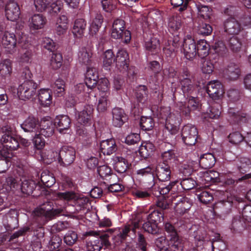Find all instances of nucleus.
Returning a JSON list of instances; mask_svg holds the SVG:
<instances>
[{"label": "nucleus", "mask_w": 251, "mask_h": 251, "mask_svg": "<svg viewBox=\"0 0 251 251\" xmlns=\"http://www.w3.org/2000/svg\"><path fill=\"white\" fill-rule=\"evenodd\" d=\"M4 130L5 133L0 139L3 146L0 147V154L5 159H0V173L4 172L11 165L9 159L13 156V151L17 150L20 144L25 147L30 145L27 140L16 136L12 127L7 126L5 127Z\"/></svg>", "instance_id": "1"}, {"label": "nucleus", "mask_w": 251, "mask_h": 251, "mask_svg": "<svg viewBox=\"0 0 251 251\" xmlns=\"http://www.w3.org/2000/svg\"><path fill=\"white\" fill-rule=\"evenodd\" d=\"M156 116L161 123L165 124V127L171 134H176L181 123L180 114L172 112L170 107H161L157 110Z\"/></svg>", "instance_id": "2"}, {"label": "nucleus", "mask_w": 251, "mask_h": 251, "mask_svg": "<svg viewBox=\"0 0 251 251\" xmlns=\"http://www.w3.org/2000/svg\"><path fill=\"white\" fill-rule=\"evenodd\" d=\"M41 158L46 163H50L53 160L57 161L61 165H68L72 163L75 157V151L72 147L64 146L59 152L49 151L42 152L41 154Z\"/></svg>", "instance_id": "3"}, {"label": "nucleus", "mask_w": 251, "mask_h": 251, "mask_svg": "<svg viewBox=\"0 0 251 251\" xmlns=\"http://www.w3.org/2000/svg\"><path fill=\"white\" fill-rule=\"evenodd\" d=\"M54 199L70 202V204L75 207V210L77 212L83 210L89 201L87 197L79 195L73 192L56 193Z\"/></svg>", "instance_id": "4"}, {"label": "nucleus", "mask_w": 251, "mask_h": 251, "mask_svg": "<svg viewBox=\"0 0 251 251\" xmlns=\"http://www.w3.org/2000/svg\"><path fill=\"white\" fill-rule=\"evenodd\" d=\"M21 181L22 183L20 186L15 178L8 177L6 179V183L2 185V189H5L6 191H14L15 190L20 188L23 193L30 195L33 192V190L38 186L32 180L23 178L21 179Z\"/></svg>", "instance_id": "5"}, {"label": "nucleus", "mask_w": 251, "mask_h": 251, "mask_svg": "<svg viewBox=\"0 0 251 251\" xmlns=\"http://www.w3.org/2000/svg\"><path fill=\"white\" fill-rule=\"evenodd\" d=\"M17 40L14 34L5 31L4 24H0V44L5 50L12 53L15 50Z\"/></svg>", "instance_id": "6"}, {"label": "nucleus", "mask_w": 251, "mask_h": 251, "mask_svg": "<svg viewBox=\"0 0 251 251\" xmlns=\"http://www.w3.org/2000/svg\"><path fill=\"white\" fill-rule=\"evenodd\" d=\"M37 84L33 80H25L17 89V95L20 99L24 100L32 98L36 93Z\"/></svg>", "instance_id": "7"}, {"label": "nucleus", "mask_w": 251, "mask_h": 251, "mask_svg": "<svg viewBox=\"0 0 251 251\" xmlns=\"http://www.w3.org/2000/svg\"><path fill=\"white\" fill-rule=\"evenodd\" d=\"M34 5L38 11L42 12L48 9L56 13L62 7V2L60 0H34Z\"/></svg>", "instance_id": "8"}, {"label": "nucleus", "mask_w": 251, "mask_h": 251, "mask_svg": "<svg viewBox=\"0 0 251 251\" xmlns=\"http://www.w3.org/2000/svg\"><path fill=\"white\" fill-rule=\"evenodd\" d=\"M25 36L22 37L21 41V49L19 51L18 61L22 63H28L31 61L32 57V47L28 40H25Z\"/></svg>", "instance_id": "9"}, {"label": "nucleus", "mask_w": 251, "mask_h": 251, "mask_svg": "<svg viewBox=\"0 0 251 251\" xmlns=\"http://www.w3.org/2000/svg\"><path fill=\"white\" fill-rule=\"evenodd\" d=\"M182 51L186 58L189 60L193 59L197 55V44L191 35H187L184 37Z\"/></svg>", "instance_id": "10"}, {"label": "nucleus", "mask_w": 251, "mask_h": 251, "mask_svg": "<svg viewBox=\"0 0 251 251\" xmlns=\"http://www.w3.org/2000/svg\"><path fill=\"white\" fill-rule=\"evenodd\" d=\"M198 131L195 126L191 124L184 126L182 129L181 136L183 142L187 145H195L197 137Z\"/></svg>", "instance_id": "11"}, {"label": "nucleus", "mask_w": 251, "mask_h": 251, "mask_svg": "<svg viewBox=\"0 0 251 251\" xmlns=\"http://www.w3.org/2000/svg\"><path fill=\"white\" fill-rule=\"evenodd\" d=\"M174 207L175 215L180 216L188 212L192 206V201L187 197H177Z\"/></svg>", "instance_id": "12"}, {"label": "nucleus", "mask_w": 251, "mask_h": 251, "mask_svg": "<svg viewBox=\"0 0 251 251\" xmlns=\"http://www.w3.org/2000/svg\"><path fill=\"white\" fill-rule=\"evenodd\" d=\"M224 31L230 35H236L240 33L242 30L241 25L233 17H229L224 22Z\"/></svg>", "instance_id": "13"}, {"label": "nucleus", "mask_w": 251, "mask_h": 251, "mask_svg": "<svg viewBox=\"0 0 251 251\" xmlns=\"http://www.w3.org/2000/svg\"><path fill=\"white\" fill-rule=\"evenodd\" d=\"M207 92L214 100H219L223 96L224 90L221 83L218 80L209 82L207 86Z\"/></svg>", "instance_id": "14"}, {"label": "nucleus", "mask_w": 251, "mask_h": 251, "mask_svg": "<svg viewBox=\"0 0 251 251\" xmlns=\"http://www.w3.org/2000/svg\"><path fill=\"white\" fill-rule=\"evenodd\" d=\"M129 58L126 50H119L115 57V62L116 68L121 72H126L128 67Z\"/></svg>", "instance_id": "15"}, {"label": "nucleus", "mask_w": 251, "mask_h": 251, "mask_svg": "<svg viewBox=\"0 0 251 251\" xmlns=\"http://www.w3.org/2000/svg\"><path fill=\"white\" fill-rule=\"evenodd\" d=\"M54 124L60 133H68L70 129L71 120L67 115H58L54 119Z\"/></svg>", "instance_id": "16"}, {"label": "nucleus", "mask_w": 251, "mask_h": 251, "mask_svg": "<svg viewBox=\"0 0 251 251\" xmlns=\"http://www.w3.org/2000/svg\"><path fill=\"white\" fill-rule=\"evenodd\" d=\"M54 126L50 118H43L39 124L38 133L45 137H49L53 134Z\"/></svg>", "instance_id": "17"}, {"label": "nucleus", "mask_w": 251, "mask_h": 251, "mask_svg": "<svg viewBox=\"0 0 251 251\" xmlns=\"http://www.w3.org/2000/svg\"><path fill=\"white\" fill-rule=\"evenodd\" d=\"M219 173L216 171L200 172L198 174L197 181L201 184L206 185L211 182H215L218 179Z\"/></svg>", "instance_id": "18"}, {"label": "nucleus", "mask_w": 251, "mask_h": 251, "mask_svg": "<svg viewBox=\"0 0 251 251\" xmlns=\"http://www.w3.org/2000/svg\"><path fill=\"white\" fill-rule=\"evenodd\" d=\"M5 16L8 20L15 21L18 19L20 10L18 4L14 1H9L5 6Z\"/></svg>", "instance_id": "19"}, {"label": "nucleus", "mask_w": 251, "mask_h": 251, "mask_svg": "<svg viewBox=\"0 0 251 251\" xmlns=\"http://www.w3.org/2000/svg\"><path fill=\"white\" fill-rule=\"evenodd\" d=\"M64 210V207H60L57 209L52 208L50 209L47 208L46 204L41 207L37 208L35 211V214L37 216H44L47 219H51L56 215L61 213Z\"/></svg>", "instance_id": "20"}, {"label": "nucleus", "mask_w": 251, "mask_h": 251, "mask_svg": "<svg viewBox=\"0 0 251 251\" xmlns=\"http://www.w3.org/2000/svg\"><path fill=\"white\" fill-rule=\"evenodd\" d=\"M98 73L97 69L93 67H88L85 74V84L87 86L88 93L89 89L92 90L97 83Z\"/></svg>", "instance_id": "21"}, {"label": "nucleus", "mask_w": 251, "mask_h": 251, "mask_svg": "<svg viewBox=\"0 0 251 251\" xmlns=\"http://www.w3.org/2000/svg\"><path fill=\"white\" fill-rule=\"evenodd\" d=\"M156 176L161 181H169L171 177V170L169 165L165 162L159 163L156 168Z\"/></svg>", "instance_id": "22"}, {"label": "nucleus", "mask_w": 251, "mask_h": 251, "mask_svg": "<svg viewBox=\"0 0 251 251\" xmlns=\"http://www.w3.org/2000/svg\"><path fill=\"white\" fill-rule=\"evenodd\" d=\"M47 23L46 18L41 14H35L29 19L30 29L38 30L43 28Z\"/></svg>", "instance_id": "23"}, {"label": "nucleus", "mask_w": 251, "mask_h": 251, "mask_svg": "<svg viewBox=\"0 0 251 251\" xmlns=\"http://www.w3.org/2000/svg\"><path fill=\"white\" fill-rule=\"evenodd\" d=\"M39 124L37 119L29 116L21 125V127L25 132H33L36 133L39 131Z\"/></svg>", "instance_id": "24"}, {"label": "nucleus", "mask_w": 251, "mask_h": 251, "mask_svg": "<svg viewBox=\"0 0 251 251\" xmlns=\"http://www.w3.org/2000/svg\"><path fill=\"white\" fill-rule=\"evenodd\" d=\"M100 150L104 155H109L117 150L115 141L113 139L103 140L100 144Z\"/></svg>", "instance_id": "25"}, {"label": "nucleus", "mask_w": 251, "mask_h": 251, "mask_svg": "<svg viewBox=\"0 0 251 251\" xmlns=\"http://www.w3.org/2000/svg\"><path fill=\"white\" fill-rule=\"evenodd\" d=\"M112 123L116 127L121 126L126 120V116L123 109L116 107L112 110Z\"/></svg>", "instance_id": "26"}, {"label": "nucleus", "mask_w": 251, "mask_h": 251, "mask_svg": "<svg viewBox=\"0 0 251 251\" xmlns=\"http://www.w3.org/2000/svg\"><path fill=\"white\" fill-rule=\"evenodd\" d=\"M184 75L180 78L181 89L184 94L188 95L191 94L194 91V87L191 80L188 78L189 73L187 71L184 72Z\"/></svg>", "instance_id": "27"}, {"label": "nucleus", "mask_w": 251, "mask_h": 251, "mask_svg": "<svg viewBox=\"0 0 251 251\" xmlns=\"http://www.w3.org/2000/svg\"><path fill=\"white\" fill-rule=\"evenodd\" d=\"M178 37H175L173 41L170 40L165 42L163 48V53L166 57H172L176 50L178 49Z\"/></svg>", "instance_id": "28"}, {"label": "nucleus", "mask_w": 251, "mask_h": 251, "mask_svg": "<svg viewBox=\"0 0 251 251\" xmlns=\"http://www.w3.org/2000/svg\"><path fill=\"white\" fill-rule=\"evenodd\" d=\"M68 26L67 17L65 15H62L57 20L54 27L55 32L58 35H64L66 33Z\"/></svg>", "instance_id": "29"}, {"label": "nucleus", "mask_w": 251, "mask_h": 251, "mask_svg": "<svg viewBox=\"0 0 251 251\" xmlns=\"http://www.w3.org/2000/svg\"><path fill=\"white\" fill-rule=\"evenodd\" d=\"M92 55V53L89 48L80 47L77 53V60L80 63L87 65L91 61Z\"/></svg>", "instance_id": "30"}, {"label": "nucleus", "mask_w": 251, "mask_h": 251, "mask_svg": "<svg viewBox=\"0 0 251 251\" xmlns=\"http://www.w3.org/2000/svg\"><path fill=\"white\" fill-rule=\"evenodd\" d=\"M86 22L82 18L77 19L74 23L72 32L76 38H81L84 35L86 29Z\"/></svg>", "instance_id": "31"}, {"label": "nucleus", "mask_w": 251, "mask_h": 251, "mask_svg": "<svg viewBox=\"0 0 251 251\" xmlns=\"http://www.w3.org/2000/svg\"><path fill=\"white\" fill-rule=\"evenodd\" d=\"M216 159L213 154L205 153L201 155L199 159V164L201 168L207 169L212 168L215 164Z\"/></svg>", "instance_id": "32"}, {"label": "nucleus", "mask_w": 251, "mask_h": 251, "mask_svg": "<svg viewBox=\"0 0 251 251\" xmlns=\"http://www.w3.org/2000/svg\"><path fill=\"white\" fill-rule=\"evenodd\" d=\"M240 74L241 71L239 66L234 63L229 64L225 71L226 78L230 80L237 79L240 75Z\"/></svg>", "instance_id": "33"}, {"label": "nucleus", "mask_w": 251, "mask_h": 251, "mask_svg": "<svg viewBox=\"0 0 251 251\" xmlns=\"http://www.w3.org/2000/svg\"><path fill=\"white\" fill-rule=\"evenodd\" d=\"M40 103L44 106H49L52 101L51 93L49 89H41L38 94Z\"/></svg>", "instance_id": "34"}, {"label": "nucleus", "mask_w": 251, "mask_h": 251, "mask_svg": "<svg viewBox=\"0 0 251 251\" xmlns=\"http://www.w3.org/2000/svg\"><path fill=\"white\" fill-rule=\"evenodd\" d=\"M168 247L172 251H183L184 246L182 239L178 234L170 237Z\"/></svg>", "instance_id": "35"}, {"label": "nucleus", "mask_w": 251, "mask_h": 251, "mask_svg": "<svg viewBox=\"0 0 251 251\" xmlns=\"http://www.w3.org/2000/svg\"><path fill=\"white\" fill-rule=\"evenodd\" d=\"M103 22L102 16L100 14H97L95 17L90 24L89 34L91 36L95 35L101 27Z\"/></svg>", "instance_id": "36"}, {"label": "nucleus", "mask_w": 251, "mask_h": 251, "mask_svg": "<svg viewBox=\"0 0 251 251\" xmlns=\"http://www.w3.org/2000/svg\"><path fill=\"white\" fill-rule=\"evenodd\" d=\"M114 165L115 170L119 173L125 172L128 167L127 161L123 157L120 156H114L113 158Z\"/></svg>", "instance_id": "37"}, {"label": "nucleus", "mask_w": 251, "mask_h": 251, "mask_svg": "<svg viewBox=\"0 0 251 251\" xmlns=\"http://www.w3.org/2000/svg\"><path fill=\"white\" fill-rule=\"evenodd\" d=\"M111 34V36L115 39L124 38V42L126 43H128L131 39L130 32L126 30L112 28Z\"/></svg>", "instance_id": "38"}, {"label": "nucleus", "mask_w": 251, "mask_h": 251, "mask_svg": "<svg viewBox=\"0 0 251 251\" xmlns=\"http://www.w3.org/2000/svg\"><path fill=\"white\" fill-rule=\"evenodd\" d=\"M154 145L151 142H145L142 144L139 149L140 155L146 158L148 157L154 151Z\"/></svg>", "instance_id": "39"}, {"label": "nucleus", "mask_w": 251, "mask_h": 251, "mask_svg": "<svg viewBox=\"0 0 251 251\" xmlns=\"http://www.w3.org/2000/svg\"><path fill=\"white\" fill-rule=\"evenodd\" d=\"M102 59L103 67L108 70L111 65L115 62V57L111 50H107L103 53Z\"/></svg>", "instance_id": "40"}, {"label": "nucleus", "mask_w": 251, "mask_h": 251, "mask_svg": "<svg viewBox=\"0 0 251 251\" xmlns=\"http://www.w3.org/2000/svg\"><path fill=\"white\" fill-rule=\"evenodd\" d=\"M87 110H83L76 115L77 121L81 125L86 124L91 119V107L89 106L86 108Z\"/></svg>", "instance_id": "41"}, {"label": "nucleus", "mask_w": 251, "mask_h": 251, "mask_svg": "<svg viewBox=\"0 0 251 251\" xmlns=\"http://www.w3.org/2000/svg\"><path fill=\"white\" fill-rule=\"evenodd\" d=\"M12 71V62L9 59H4L0 63V75L7 77L10 75Z\"/></svg>", "instance_id": "42"}, {"label": "nucleus", "mask_w": 251, "mask_h": 251, "mask_svg": "<svg viewBox=\"0 0 251 251\" xmlns=\"http://www.w3.org/2000/svg\"><path fill=\"white\" fill-rule=\"evenodd\" d=\"M160 42L158 39L154 36L151 37L145 43V48L149 52H156L159 49Z\"/></svg>", "instance_id": "43"}, {"label": "nucleus", "mask_w": 251, "mask_h": 251, "mask_svg": "<svg viewBox=\"0 0 251 251\" xmlns=\"http://www.w3.org/2000/svg\"><path fill=\"white\" fill-rule=\"evenodd\" d=\"M181 26V19L180 16H172L169 19L168 28L171 32L177 31Z\"/></svg>", "instance_id": "44"}, {"label": "nucleus", "mask_w": 251, "mask_h": 251, "mask_svg": "<svg viewBox=\"0 0 251 251\" xmlns=\"http://www.w3.org/2000/svg\"><path fill=\"white\" fill-rule=\"evenodd\" d=\"M139 221H134L132 223V226H126L120 230L118 236L120 238L121 241L126 238L128 233L130 230H132L133 233L135 234L136 229L139 227Z\"/></svg>", "instance_id": "45"}, {"label": "nucleus", "mask_w": 251, "mask_h": 251, "mask_svg": "<svg viewBox=\"0 0 251 251\" xmlns=\"http://www.w3.org/2000/svg\"><path fill=\"white\" fill-rule=\"evenodd\" d=\"M229 114L231 116L232 120L235 123L246 122L249 118V115L246 113L242 112H235V110L231 109L229 111Z\"/></svg>", "instance_id": "46"}, {"label": "nucleus", "mask_w": 251, "mask_h": 251, "mask_svg": "<svg viewBox=\"0 0 251 251\" xmlns=\"http://www.w3.org/2000/svg\"><path fill=\"white\" fill-rule=\"evenodd\" d=\"M197 49L198 51L197 54L201 57H204L208 54L210 46L205 40H201L197 44Z\"/></svg>", "instance_id": "47"}, {"label": "nucleus", "mask_w": 251, "mask_h": 251, "mask_svg": "<svg viewBox=\"0 0 251 251\" xmlns=\"http://www.w3.org/2000/svg\"><path fill=\"white\" fill-rule=\"evenodd\" d=\"M98 89L100 91V95H109V84L108 80L106 78L100 79L98 82Z\"/></svg>", "instance_id": "48"}, {"label": "nucleus", "mask_w": 251, "mask_h": 251, "mask_svg": "<svg viewBox=\"0 0 251 251\" xmlns=\"http://www.w3.org/2000/svg\"><path fill=\"white\" fill-rule=\"evenodd\" d=\"M41 180L46 187H51L55 182V179L52 174L47 171L43 172L41 176Z\"/></svg>", "instance_id": "49"}, {"label": "nucleus", "mask_w": 251, "mask_h": 251, "mask_svg": "<svg viewBox=\"0 0 251 251\" xmlns=\"http://www.w3.org/2000/svg\"><path fill=\"white\" fill-rule=\"evenodd\" d=\"M198 14L200 16L206 20L210 18L212 15V10L207 6L201 4H196Z\"/></svg>", "instance_id": "50"}, {"label": "nucleus", "mask_w": 251, "mask_h": 251, "mask_svg": "<svg viewBox=\"0 0 251 251\" xmlns=\"http://www.w3.org/2000/svg\"><path fill=\"white\" fill-rule=\"evenodd\" d=\"M212 49L214 52L220 57H224L227 52V49L225 44L221 41H219L212 46Z\"/></svg>", "instance_id": "51"}, {"label": "nucleus", "mask_w": 251, "mask_h": 251, "mask_svg": "<svg viewBox=\"0 0 251 251\" xmlns=\"http://www.w3.org/2000/svg\"><path fill=\"white\" fill-rule=\"evenodd\" d=\"M140 123L141 127L143 130H150L154 125V122L151 117L142 116Z\"/></svg>", "instance_id": "52"}, {"label": "nucleus", "mask_w": 251, "mask_h": 251, "mask_svg": "<svg viewBox=\"0 0 251 251\" xmlns=\"http://www.w3.org/2000/svg\"><path fill=\"white\" fill-rule=\"evenodd\" d=\"M97 172L100 176L103 179H106L107 177L110 176L116 177L115 174H112L111 168L106 165L99 167L97 169Z\"/></svg>", "instance_id": "53"}, {"label": "nucleus", "mask_w": 251, "mask_h": 251, "mask_svg": "<svg viewBox=\"0 0 251 251\" xmlns=\"http://www.w3.org/2000/svg\"><path fill=\"white\" fill-rule=\"evenodd\" d=\"M62 63V55L60 53H53L50 61V65L53 69L59 68Z\"/></svg>", "instance_id": "54"}, {"label": "nucleus", "mask_w": 251, "mask_h": 251, "mask_svg": "<svg viewBox=\"0 0 251 251\" xmlns=\"http://www.w3.org/2000/svg\"><path fill=\"white\" fill-rule=\"evenodd\" d=\"M101 247V239L99 238H97L94 241H89L86 243L87 251H100Z\"/></svg>", "instance_id": "55"}, {"label": "nucleus", "mask_w": 251, "mask_h": 251, "mask_svg": "<svg viewBox=\"0 0 251 251\" xmlns=\"http://www.w3.org/2000/svg\"><path fill=\"white\" fill-rule=\"evenodd\" d=\"M41 135V133H35V135L32 139L34 148L38 150H42L46 145V141Z\"/></svg>", "instance_id": "56"}, {"label": "nucleus", "mask_w": 251, "mask_h": 251, "mask_svg": "<svg viewBox=\"0 0 251 251\" xmlns=\"http://www.w3.org/2000/svg\"><path fill=\"white\" fill-rule=\"evenodd\" d=\"M214 69V65L211 60L205 59L202 60L201 70L203 73L209 74L211 73Z\"/></svg>", "instance_id": "57"}, {"label": "nucleus", "mask_w": 251, "mask_h": 251, "mask_svg": "<svg viewBox=\"0 0 251 251\" xmlns=\"http://www.w3.org/2000/svg\"><path fill=\"white\" fill-rule=\"evenodd\" d=\"M147 97L146 87L145 86H140L136 92L137 101L142 104L147 100Z\"/></svg>", "instance_id": "58"}, {"label": "nucleus", "mask_w": 251, "mask_h": 251, "mask_svg": "<svg viewBox=\"0 0 251 251\" xmlns=\"http://www.w3.org/2000/svg\"><path fill=\"white\" fill-rule=\"evenodd\" d=\"M65 82L63 80L60 78L57 79L54 82L53 86L54 91L58 94V96H62L65 91Z\"/></svg>", "instance_id": "59"}, {"label": "nucleus", "mask_w": 251, "mask_h": 251, "mask_svg": "<svg viewBox=\"0 0 251 251\" xmlns=\"http://www.w3.org/2000/svg\"><path fill=\"white\" fill-rule=\"evenodd\" d=\"M241 42L239 39L234 36H233L229 40V46L230 49L233 51H238L241 47Z\"/></svg>", "instance_id": "60"}, {"label": "nucleus", "mask_w": 251, "mask_h": 251, "mask_svg": "<svg viewBox=\"0 0 251 251\" xmlns=\"http://www.w3.org/2000/svg\"><path fill=\"white\" fill-rule=\"evenodd\" d=\"M77 239V235L74 231H69L65 235L64 242L68 245H72Z\"/></svg>", "instance_id": "61"}, {"label": "nucleus", "mask_w": 251, "mask_h": 251, "mask_svg": "<svg viewBox=\"0 0 251 251\" xmlns=\"http://www.w3.org/2000/svg\"><path fill=\"white\" fill-rule=\"evenodd\" d=\"M42 46L44 48L51 52H53L55 50V43L51 39L48 37L43 38Z\"/></svg>", "instance_id": "62"}, {"label": "nucleus", "mask_w": 251, "mask_h": 251, "mask_svg": "<svg viewBox=\"0 0 251 251\" xmlns=\"http://www.w3.org/2000/svg\"><path fill=\"white\" fill-rule=\"evenodd\" d=\"M228 139L231 144H238L244 140V137L239 132L235 131L229 135Z\"/></svg>", "instance_id": "63"}, {"label": "nucleus", "mask_w": 251, "mask_h": 251, "mask_svg": "<svg viewBox=\"0 0 251 251\" xmlns=\"http://www.w3.org/2000/svg\"><path fill=\"white\" fill-rule=\"evenodd\" d=\"M197 197L200 201L203 203H207L213 199V195L211 193L204 191L197 195Z\"/></svg>", "instance_id": "64"}]
</instances>
